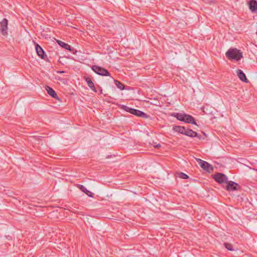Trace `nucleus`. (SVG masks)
<instances>
[{"instance_id": "11", "label": "nucleus", "mask_w": 257, "mask_h": 257, "mask_svg": "<svg viewBox=\"0 0 257 257\" xmlns=\"http://www.w3.org/2000/svg\"><path fill=\"white\" fill-rule=\"evenodd\" d=\"M248 7L251 12H256L257 11V1L256 0H250L248 2Z\"/></svg>"}, {"instance_id": "8", "label": "nucleus", "mask_w": 257, "mask_h": 257, "mask_svg": "<svg viewBox=\"0 0 257 257\" xmlns=\"http://www.w3.org/2000/svg\"><path fill=\"white\" fill-rule=\"evenodd\" d=\"M36 52L38 55L43 59H45L47 57V55L45 52L42 49V48L38 44H36L35 46Z\"/></svg>"}, {"instance_id": "20", "label": "nucleus", "mask_w": 257, "mask_h": 257, "mask_svg": "<svg viewBox=\"0 0 257 257\" xmlns=\"http://www.w3.org/2000/svg\"><path fill=\"white\" fill-rule=\"evenodd\" d=\"M178 177L184 179H186L189 178V176H188L187 174L183 173V172H180L178 174Z\"/></svg>"}, {"instance_id": "9", "label": "nucleus", "mask_w": 257, "mask_h": 257, "mask_svg": "<svg viewBox=\"0 0 257 257\" xmlns=\"http://www.w3.org/2000/svg\"><path fill=\"white\" fill-rule=\"evenodd\" d=\"M185 135L192 138L197 137L199 139H200L201 138V135H198V134L196 132H194L192 130L189 128L186 129Z\"/></svg>"}, {"instance_id": "1", "label": "nucleus", "mask_w": 257, "mask_h": 257, "mask_svg": "<svg viewBox=\"0 0 257 257\" xmlns=\"http://www.w3.org/2000/svg\"><path fill=\"white\" fill-rule=\"evenodd\" d=\"M226 56L230 60L233 59L237 61L242 57V53L236 48H231L226 52Z\"/></svg>"}, {"instance_id": "19", "label": "nucleus", "mask_w": 257, "mask_h": 257, "mask_svg": "<svg viewBox=\"0 0 257 257\" xmlns=\"http://www.w3.org/2000/svg\"><path fill=\"white\" fill-rule=\"evenodd\" d=\"M114 83L116 85V87L120 89V90H123L124 89V85L121 83L120 81L115 80Z\"/></svg>"}, {"instance_id": "23", "label": "nucleus", "mask_w": 257, "mask_h": 257, "mask_svg": "<svg viewBox=\"0 0 257 257\" xmlns=\"http://www.w3.org/2000/svg\"><path fill=\"white\" fill-rule=\"evenodd\" d=\"M64 72H64V71H58V73H64Z\"/></svg>"}, {"instance_id": "18", "label": "nucleus", "mask_w": 257, "mask_h": 257, "mask_svg": "<svg viewBox=\"0 0 257 257\" xmlns=\"http://www.w3.org/2000/svg\"><path fill=\"white\" fill-rule=\"evenodd\" d=\"M185 113H177L174 115V116L180 121H183L184 120Z\"/></svg>"}, {"instance_id": "12", "label": "nucleus", "mask_w": 257, "mask_h": 257, "mask_svg": "<svg viewBox=\"0 0 257 257\" xmlns=\"http://www.w3.org/2000/svg\"><path fill=\"white\" fill-rule=\"evenodd\" d=\"M184 120H183V121L197 125L194 117L192 116L185 114V115H184Z\"/></svg>"}, {"instance_id": "5", "label": "nucleus", "mask_w": 257, "mask_h": 257, "mask_svg": "<svg viewBox=\"0 0 257 257\" xmlns=\"http://www.w3.org/2000/svg\"><path fill=\"white\" fill-rule=\"evenodd\" d=\"M92 70L96 74L102 76H109V72L105 69L97 65L92 66Z\"/></svg>"}, {"instance_id": "4", "label": "nucleus", "mask_w": 257, "mask_h": 257, "mask_svg": "<svg viewBox=\"0 0 257 257\" xmlns=\"http://www.w3.org/2000/svg\"><path fill=\"white\" fill-rule=\"evenodd\" d=\"M8 20L4 18L1 21H0V32L2 35L4 36H8Z\"/></svg>"}, {"instance_id": "3", "label": "nucleus", "mask_w": 257, "mask_h": 257, "mask_svg": "<svg viewBox=\"0 0 257 257\" xmlns=\"http://www.w3.org/2000/svg\"><path fill=\"white\" fill-rule=\"evenodd\" d=\"M124 110L130 112V113L135 115L137 116H140L144 118L148 117L147 114L138 109L130 108L127 106H124Z\"/></svg>"}, {"instance_id": "14", "label": "nucleus", "mask_w": 257, "mask_h": 257, "mask_svg": "<svg viewBox=\"0 0 257 257\" xmlns=\"http://www.w3.org/2000/svg\"><path fill=\"white\" fill-rule=\"evenodd\" d=\"M85 80L87 83L88 86L94 91L96 92L93 82L89 77H85Z\"/></svg>"}, {"instance_id": "16", "label": "nucleus", "mask_w": 257, "mask_h": 257, "mask_svg": "<svg viewBox=\"0 0 257 257\" xmlns=\"http://www.w3.org/2000/svg\"><path fill=\"white\" fill-rule=\"evenodd\" d=\"M79 188L84 193H85L88 196L93 197V193L87 189L82 185H79Z\"/></svg>"}, {"instance_id": "17", "label": "nucleus", "mask_w": 257, "mask_h": 257, "mask_svg": "<svg viewBox=\"0 0 257 257\" xmlns=\"http://www.w3.org/2000/svg\"><path fill=\"white\" fill-rule=\"evenodd\" d=\"M57 42L62 48H63L66 50L71 51V46L69 45H68V44H66L65 42H62L60 40H57Z\"/></svg>"}, {"instance_id": "21", "label": "nucleus", "mask_w": 257, "mask_h": 257, "mask_svg": "<svg viewBox=\"0 0 257 257\" xmlns=\"http://www.w3.org/2000/svg\"><path fill=\"white\" fill-rule=\"evenodd\" d=\"M224 245L226 248H227L229 250H233L234 249L232 247V245L230 243L225 242L224 243Z\"/></svg>"}, {"instance_id": "13", "label": "nucleus", "mask_w": 257, "mask_h": 257, "mask_svg": "<svg viewBox=\"0 0 257 257\" xmlns=\"http://www.w3.org/2000/svg\"><path fill=\"white\" fill-rule=\"evenodd\" d=\"M46 90H47L48 93L53 98H57L58 97L57 93L51 87L48 86H46Z\"/></svg>"}, {"instance_id": "6", "label": "nucleus", "mask_w": 257, "mask_h": 257, "mask_svg": "<svg viewBox=\"0 0 257 257\" xmlns=\"http://www.w3.org/2000/svg\"><path fill=\"white\" fill-rule=\"evenodd\" d=\"M213 179L219 184L227 182V177L223 174L217 173L213 175Z\"/></svg>"}, {"instance_id": "7", "label": "nucleus", "mask_w": 257, "mask_h": 257, "mask_svg": "<svg viewBox=\"0 0 257 257\" xmlns=\"http://www.w3.org/2000/svg\"><path fill=\"white\" fill-rule=\"evenodd\" d=\"M227 185L226 186V189L227 191H235L237 190V187H239L238 184L233 181H228L226 183Z\"/></svg>"}, {"instance_id": "10", "label": "nucleus", "mask_w": 257, "mask_h": 257, "mask_svg": "<svg viewBox=\"0 0 257 257\" xmlns=\"http://www.w3.org/2000/svg\"><path fill=\"white\" fill-rule=\"evenodd\" d=\"M236 74L238 77V78L240 79V80L242 81L245 82L246 83L249 82L248 80L246 78V76L244 72L240 69H237L236 70Z\"/></svg>"}, {"instance_id": "22", "label": "nucleus", "mask_w": 257, "mask_h": 257, "mask_svg": "<svg viewBox=\"0 0 257 257\" xmlns=\"http://www.w3.org/2000/svg\"><path fill=\"white\" fill-rule=\"evenodd\" d=\"M154 147L156 148H160L161 147V145L160 144H158L156 146H154Z\"/></svg>"}, {"instance_id": "2", "label": "nucleus", "mask_w": 257, "mask_h": 257, "mask_svg": "<svg viewBox=\"0 0 257 257\" xmlns=\"http://www.w3.org/2000/svg\"><path fill=\"white\" fill-rule=\"evenodd\" d=\"M196 160L204 170L208 173H211L213 171V167L208 162L199 158H196Z\"/></svg>"}, {"instance_id": "15", "label": "nucleus", "mask_w": 257, "mask_h": 257, "mask_svg": "<svg viewBox=\"0 0 257 257\" xmlns=\"http://www.w3.org/2000/svg\"><path fill=\"white\" fill-rule=\"evenodd\" d=\"M173 130L176 132H178L183 135H185L186 131V128H185V127L179 125L174 126Z\"/></svg>"}]
</instances>
